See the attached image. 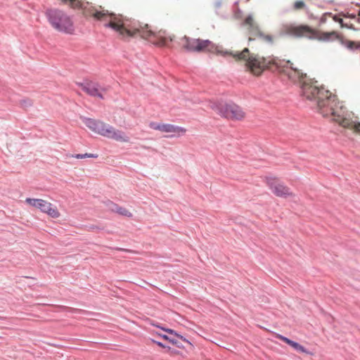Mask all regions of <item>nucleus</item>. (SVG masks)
Segmentation results:
<instances>
[{
  "instance_id": "nucleus-1",
  "label": "nucleus",
  "mask_w": 360,
  "mask_h": 360,
  "mask_svg": "<svg viewBox=\"0 0 360 360\" xmlns=\"http://www.w3.org/2000/svg\"><path fill=\"white\" fill-rule=\"evenodd\" d=\"M60 1L72 8L81 9L86 18L91 17L102 22L104 27L111 28L123 39H128L138 34L154 45L164 46H167L169 41H172L174 37L173 34H167L165 30L157 31L148 24H141L122 14L110 12L101 6L95 7L87 1Z\"/></svg>"
},
{
  "instance_id": "nucleus-2",
  "label": "nucleus",
  "mask_w": 360,
  "mask_h": 360,
  "mask_svg": "<svg viewBox=\"0 0 360 360\" xmlns=\"http://www.w3.org/2000/svg\"><path fill=\"white\" fill-rule=\"evenodd\" d=\"M180 44L186 50L193 52H210L224 57L232 56L237 62H243L245 70L254 76L259 77L268 70L279 68L281 59L274 56L264 57L258 53H250L248 48L241 51L233 52L224 50L208 39H192L184 37Z\"/></svg>"
},
{
  "instance_id": "nucleus-3",
  "label": "nucleus",
  "mask_w": 360,
  "mask_h": 360,
  "mask_svg": "<svg viewBox=\"0 0 360 360\" xmlns=\"http://www.w3.org/2000/svg\"><path fill=\"white\" fill-rule=\"evenodd\" d=\"M283 65L281 60V67L271 70L283 72L293 82L299 83L302 96L308 100H315L319 112L323 117L330 116L333 119L340 112V106H343L337 96L320 86L314 79L309 78L304 70L294 63L288 60Z\"/></svg>"
},
{
  "instance_id": "nucleus-4",
  "label": "nucleus",
  "mask_w": 360,
  "mask_h": 360,
  "mask_svg": "<svg viewBox=\"0 0 360 360\" xmlns=\"http://www.w3.org/2000/svg\"><path fill=\"white\" fill-rule=\"evenodd\" d=\"M83 122L91 131L116 141L127 143L129 137L123 131L103 121L84 118Z\"/></svg>"
},
{
  "instance_id": "nucleus-5",
  "label": "nucleus",
  "mask_w": 360,
  "mask_h": 360,
  "mask_svg": "<svg viewBox=\"0 0 360 360\" xmlns=\"http://www.w3.org/2000/svg\"><path fill=\"white\" fill-rule=\"evenodd\" d=\"M243 25L245 27L248 46L257 47L259 43L272 44L274 36L263 31L252 15L247 16Z\"/></svg>"
},
{
  "instance_id": "nucleus-6",
  "label": "nucleus",
  "mask_w": 360,
  "mask_h": 360,
  "mask_svg": "<svg viewBox=\"0 0 360 360\" xmlns=\"http://www.w3.org/2000/svg\"><path fill=\"white\" fill-rule=\"evenodd\" d=\"M45 15L51 27L56 31L70 34L74 33L73 20L65 11L58 8H49Z\"/></svg>"
},
{
  "instance_id": "nucleus-7",
  "label": "nucleus",
  "mask_w": 360,
  "mask_h": 360,
  "mask_svg": "<svg viewBox=\"0 0 360 360\" xmlns=\"http://www.w3.org/2000/svg\"><path fill=\"white\" fill-rule=\"evenodd\" d=\"M25 202L34 207L39 209L41 212L46 213L49 217L57 219L60 217V213L56 205L50 202L37 198H26Z\"/></svg>"
},
{
  "instance_id": "nucleus-8",
  "label": "nucleus",
  "mask_w": 360,
  "mask_h": 360,
  "mask_svg": "<svg viewBox=\"0 0 360 360\" xmlns=\"http://www.w3.org/2000/svg\"><path fill=\"white\" fill-rule=\"evenodd\" d=\"M283 30L285 34L297 38L313 39L314 37V29L307 25H285L283 26Z\"/></svg>"
},
{
  "instance_id": "nucleus-9",
  "label": "nucleus",
  "mask_w": 360,
  "mask_h": 360,
  "mask_svg": "<svg viewBox=\"0 0 360 360\" xmlns=\"http://www.w3.org/2000/svg\"><path fill=\"white\" fill-rule=\"evenodd\" d=\"M219 113L229 120H241L245 116L242 108L234 103H221L218 107Z\"/></svg>"
},
{
  "instance_id": "nucleus-10",
  "label": "nucleus",
  "mask_w": 360,
  "mask_h": 360,
  "mask_svg": "<svg viewBox=\"0 0 360 360\" xmlns=\"http://www.w3.org/2000/svg\"><path fill=\"white\" fill-rule=\"evenodd\" d=\"M265 181L272 193L277 197L286 198L294 196V193L290 188L279 182L276 178L266 177Z\"/></svg>"
},
{
  "instance_id": "nucleus-11",
  "label": "nucleus",
  "mask_w": 360,
  "mask_h": 360,
  "mask_svg": "<svg viewBox=\"0 0 360 360\" xmlns=\"http://www.w3.org/2000/svg\"><path fill=\"white\" fill-rule=\"evenodd\" d=\"M149 126L153 129L170 134V137L180 136L184 135L186 132L185 128L171 124L151 122Z\"/></svg>"
},
{
  "instance_id": "nucleus-12",
  "label": "nucleus",
  "mask_w": 360,
  "mask_h": 360,
  "mask_svg": "<svg viewBox=\"0 0 360 360\" xmlns=\"http://www.w3.org/2000/svg\"><path fill=\"white\" fill-rule=\"evenodd\" d=\"M345 108L340 106V112L334 117L333 120L338 122L340 126L354 130L355 132L360 131V122L346 118L345 117Z\"/></svg>"
},
{
  "instance_id": "nucleus-13",
  "label": "nucleus",
  "mask_w": 360,
  "mask_h": 360,
  "mask_svg": "<svg viewBox=\"0 0 360 360\" xmlns=\"http://www.w3.org/2000/svg\"><path fill=\"white\" fill-rule=\"evenodd\" d=\"M341 36L342 35L336 31L321 32L314 29L313 39H317L324 42H330L335 40L339 41Z\"/></svg>"
},
{
  "instance_id": "nucleus-14",
  "label": "nucleus",
  "mask_w": 360,
  "mask_h": 360,
  "mask_svg": "<svg viewBox=\"0 0 360 360\" xmlns=\"http://www.w3.org/2000/svg\"><path fill=\"white\" fill-rule=\"evenodd\" d=\"M276 337L277 338H278L279 340L283 341L284 342H285L286 344H288V345H290V347H292L293 349H295L296 351H297L299 352L304 353L307 354H311V353L309 352L302 345H300L299 343H297L296 342H294V341L290 340L289 338H288L286 337H284L280 334H276Z\"/></svg>"
},
{
  "instance_id": "nucleus-15",
  "label": "nucleus",
  "mask_w": 360,
  "mask_h": 360,
  "mask_svg": "<svg viewBox=\"0 0 360 360\" xmlns=\"http://www.w3.org/2000/svg\"><path fill=\"white\" fill-rule=\"evenodd\" d=\"M86 92L93 96H98L102 98V93L101 92L97 84H89L85 86Z\"/></svg>"
},
{
  "instance_id": "nucleus-16",
  "label": "nucleus",
  "mask_w": 360,
  "mask_h": 360,
  "mask_svg": "<svg viewBox=\"0 0 360 360\" xmlns=\"http://www.w3.org/2000/svg\"><path fill=\"white\" fill-rule=\"evenodd\" d=\"M328 18H332L333 20L335 21V22H339L340 24L342 23V19L338 17L337 15H333L332 13H324L321 18V20H320V22L321 23H326V21H327V19Z\"/></svg>"
},
{
  "instance_id": "nucleus-17",
  "label": "nucleus",
  "mask_w": 360,
  "mask_h": 360,
  "mask_svg": "<svg viewBox=\"0 0 360 360\" xmlns=\"http://www.w3.org/2000/svg\"><path fill=\"white\" fill-rule=\"evenodd\" d=\"M33 105V101L30 98H24L20 101L19 105L24 110H27Z\"/></svg>"
},
{
  "instance_id": "nucleus-18",
  "label": "nucleus",
  "mask_w": 360,
  "mask_h": 360,
  "mask_svg": "<svg viewBox=\"0 0 360 360\" xmlns=\"http://www.w3.org/2000/svg\"><path fill=\"white\" fill-rule=\"evenodd\" d=\"M117 213L122 215V216H125V217H132V214L131 212H129L127 209L124 208V207H118L117 211H116Z\"/></svg>"
},
{
  "instance_id": "nucleus-19",
  "label": "nucleus",
  "mask_w": 360,
  "mask_h": 360,
  "mask_svg": "<svg viewBox=\"0 0 360 360\" xmlns=\"http://www.w3.org/2000/svg\"><path fill=\"white\" fill-rule=\"evenodd\" d=\"M306 8V4L303 1H296L293 4L295 11H300Z\"/></svg>"
},
{
  "instance_id": "nucleus-20",
  "label": "nucleus",
  "mask_w": 360,
  "mask_h": 360,
  "mask_svg": "<svg viewBox=\"0 0 360 360\" xmlns=\"http://www.w3.org/2000/svg\"><path fill=\"white\" fill-rule=\"evenodd\" d=\"M72 157L77 158V159H83L86 158H96L98 157L96 154L92 153H84V154H77L75 155H72Z\"/></svg>"
},
{
  "instance_id": "nucleus-21",
  "label": "nucleus",
  "mask_w": 360,
  "mask_h": 360,
  "mask_svg": "<svg viewBox=\"0 0 360 360\" xmlns=\"http://www.w3.org/2000/svg\"><path fill=\"white\" fill-rule=\"evenodd\" d=\"M162 330L167 332L169 334H172V335H176V337L179 338L180 339H181L184 342H188L186 338H184L182 335L178 334L176 332H175L174 330L172 329H169V328H161Z\"/></svg>"
},
{
  "instance_id": "nucleus-22",
  "label": "nucleus",
  "mask_w": 360,
  "mask_h": 360,
  "mask_svg": "<svg viewBox=\"0 0 360 360\" xmlns=\"http://www.w3.org/2000/svg\"><path fill=\"white\" fill-rule=\"evenodd\" d=\"M106 206H107V207H108L110 210H111V211H112V212H116V211H117V208H118V207H119V205H117V204H115V203H114L113 202L110 201V200H109V201H108V202H106Z\"/></svg>"
},
{
  "instance_id": "nucleus-23",
  "label": "nucleus",
  "mask_w": 360,
  "mask_h": 360,
  "mask_svg": "<svg viewBox=\"0 0 360 360\" xmlns=\"http://www.w3.org/2000/svg\"><path fill=\"white\" fill-rule=\"evenodd\" d=\"M166 352L169 354L171 356H175L180 354V352L175 349H172L170 347H167Z\"/></svg>"
},
{
  "instance_id": "nucleus-24",
  "label": "nucleus",
  "mask_w": 360,
  "mask_h": 360,
  "mask_svg": "<svg viewBox=\"0 0 360 360\" xmlns=\"http://www.w3.org/2000/svg\"><path fill=\"white\" fill-rule=\"evenodd\" d=\"M152 342H154L155 344H156L157 345H158L159 347H162V348H164V349H167V346L163 345L162 342H158V341H156V340H152Z\"/></svg>"
},
{
  "instance_id": "nucleus-25",
  "label": "nucleus",
  "mask_w": 360,
  "mask_h": 360,
  "mask_svg": "<svg viewBox=\"0 0 360 360\" xmlns=\"http://www.w3.org/2000/svg\"><path fill=\"white\" fill-rule=\"evenodd\" d=\"M160 335L162 338H163L164 340H168V341H169V339H170V338H169L167 335Z\"/></svg>"
},
{
  "instance_id": "nucleus-26",
  "label": "nucleus",
  "mask_w": 360,
  "mask_h": 360,
  "mask_svg": "<svg viewBox=\"0 0 360 360\" xmlns=\"http://www.w3.org/2000/svg\"><path fill=\"white\" fill-rule=\"evenodd\" d=\"M169 342H172L173 345H176V341L169 339Z\"/></svg>"
}]
</instances>
